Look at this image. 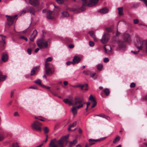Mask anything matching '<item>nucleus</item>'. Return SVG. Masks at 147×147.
I'll list each match as a JSON object with an SVG mask.
<instances>
[{
	"label": "nucleus",
	"mask_w": 147,
	"mask_h": 147,
	"mask_svg": "<svg viewBox=\"0 0 147 147\" xmlns=\"http://www.w3.org/2000/svg\"><path fill=\"white\" fill-rule=\"evenodd\" d=\"M45 134H47L49 132V129L47 127H45L43 128Z\"/></svg>",
	"instance_id": "obj_39"
},
{
	"label": "nucleus",
	"mask_w": 147,
	"mask_h": 147,
	"mask_svg": "<svg viewBox=\"0 0 147 147\" xmlns=\"http://www.w3.org/2000/svg\"><path fill=\"white\" fill-rule=\"evenodd\" d=\"M26 12H27V10H23L21 13V14H25Z\"/></svg>",
	"instance_id": "obj_59"
},
{
	"label": "nucleus",
	"mask_w": 147,
	"mask_h": 147,
	"mask_svg": "<svg viewBox=\"0 0 147 147\" xmlns=\"http://www.w3.org/2000/svg\"><path fill=\"white\" fill-rule=\"evenodd\" d=\"M62 15L63 17H67L69 16V13L66 11H64L62 12Z\"/></svg>",
	"instance_id": "obj_37"
},
{
	"label": "nucleus",
	"mask_w": 147,
	"mask_h": 147,
	"mask_svg": "<svg viewBox=\"0 0 147 147\" xmlns=\"http://www.w3.org/2000/svg\"><path fill=\"white\" fill-rule=\"evenodd\" d=\"M42 87H43V88H47V89H50L51 88V87H49V86H45L44 85H42Z\"/></svg>",
	"instance_id": "obj_54"
},
{
	"label": "nucleus",
	"mask_w": 147,
	"mask_h": 147,
	"mask_svg": "<svg viewBox=\"0 0 147 147\" xmlns=\"http://www.w3.org/2000/svg\"><path fill=\"white\" fill-rule=\"evenodd\" d=\"M89 34H90V36L92 37H93V36H95V35L94 34V32L93 31H91L89 32Z\"/></svg>",
	"instance_id": "obj_49"
},
{
	"label": "nucleus",
	"mask_w": 147,
	"mask_h": 147,
	"mask_svg": "<svg viewBox=\"0 0 147 147\" xmlns=\"http://www.w3.org/2000/svg\"><path fill=\"white\" fill-rule=\"evenodd\" d=\"M103 91L106 96H108L110 93L109 90L108 88L104 89Z\"/></svg>",
	"instance_id": "obj_33"
},
{
	"label": "nucleus",
	"mask_w": 147,
	"mask_h": 147,
	"mask_svg": "<svg viewBox=\"0 0 147 147\" xmlns=\"http://www.w3.org/2000/svg\"><path fill=\"white\" fill-rule=\"evenodd\" d=\"M30 31V29L29 28L27 29L26 30L23 31V32L24 33H27L28 34H29Z\"/></svg>",
	"instance_id": "obj_52"
},
{
	"label": "nucleus",
	"mask_w": 147,
	"mask_h": 147,
	"mask_svg": "<svg viewBox=\"0 0 147 147\" xmlns=\"http://www.w3.org/2000/svg\"><path fill=\"white\" fill-rule=\"evenodd\" d=\"M26 9L27 12H29L30 14L33 15L35 13L36 11L34 7H27Z\"/></svg>",
	"instance_id": "obj_15"
},
{
	"label": "nucleus",
	"mask_w": 147,
	"mask_h": 147,
	"mask_svg": "<svg viewBox=\"0 0 147 147\" xmlns=\"http://www.w3.org/2000/svg\"><path fill=\"white\" fill-rule=\"evenodd\" d=\"M42 124L37 121H35L32 124L31 127L34 130L40 131L41 130Z\"/></svg>",
	"instance_id": "obj_7"
},
{
	"label": "nucleus",
	"mask_w": 147,
	"mask_h": 147,
	"mask_svg": "<svg viewBox=\"0 0 147 147\" xmlns=\"http://www.w3.org/2000/svg\"><path fill=\"white\" fill-rule=\"evenodd\" d=\"M30 88L37 89L38 87L36 86H32L30 87Z\"/></svg>",
	"instance_id": "obj_47"
},
{
	"label": "nucleus",
	"mask_w": 147,
	"mask_h": 147,
	"mask_svg": "<svg viewBox=\"0 0 147 147\" xmlns=\"http://www.w3.org/2000/svg\"><path fill=\"white\" fill-rule=\"evenodd\" d=\"M120 139V137L119 136H117L113 140V142L114 144H115L117 142H118Z\"/></svg>",
	"instance_id": "obj_35"
},
{
	"label": "nucleus",
	"mask_w": 147,
	"mask_h": 147,
	"mask_svg": "<svg viewBox=\"0 0 147 147\" xmlns=\"http://www.w3.org/2000/svg\"><path fill=\"white\" fill-rule=\"evenodd\" d=\"M14 93V90H12L11 91V95H10V96L11 97H12Z\"/></svg>",
	"instance_id": "obj_58"
},
{
	"label": "nucleus",
	"mask_w": 147,
	"mask_h": 147,
	"mask_svg": "<svg viewBox=\"0 0 147 147\" xmlns=\"http://www.w3.org/2000/svg\"><path fill=\"white\" fill-rule=\"evenodd\" d=\"M66 42L68 43H71L72 42V40L71 38H66Z\"/></svg>",
	"instance_id": "obj_40"
},
{
	"label": "nucleus",
	"mask_w": 147,
	"mask_h": 147,
	"mask_svg": "<svg viewBox=\"0 0 147 147\" xmlns=\"http://www.w3.org/2000/svg\"><path fill=\"white\" fill-rule=\"evenodd\" d=\"M136 46L139 50H145L147 53V40H145L141 38H138Z\"/></svg>",
	"instance_id": "obj_4"
},
{
	"label": "nucleus",
	"mask_w": 147,
	"mask_h": 147,
	"mask_svg": "<svg viewBox=\"0 0 147 147\" xmlns=\"http://www.w3.org/2000/svg\"><path fill=\"white\" fill-rule=\"evenodd\" d=\"M96 74V73H94L93 74H92V73H91V74L90 75V76L92 78H93L94 77L95 75Z\"/></svg>",
	"instance_id": "obj_61"
},
{
	"label": "nucleus",
	"mask_w": 147,
	"mask_h": 147,
	"mask_svg": "<svg viewBox=\"0 0 147 147\" xmlns=\"http://www.w3.org/2000/svg\"><path fill=\"white\" fill-rule=\"evenodd\" d=\"M91 71L89 70H84L83 72V73L86 75H90L91 74Z\"/></svg>",
	"instance_id": "obj_34"
},
{
	"label": "nucleus",
	"mask_w": 147,
	"mask_h": 147,
	"mask_svg": "<svg viewBox=\"0 0 147 147\" xmlns=\"http://www.w3.org/2000/svg\"><path fill=\"white\" fill-rule=\"evenodd\" d=\"M93 36V37H92V38H93L95 42L97 41L98 40L96 37L95 36V35Z\"/></svg>",
	"instance_id": "obj_56"
},
{
	"label": "nucleus",
	"mask_w": 147,
	"mask_h": 147,
	"mask_svg": "<svg viewBox=\"0 0 147 147\" xmlns=\"http://www.w3.org/2000/svg\"><path fill=\"white\" fill-rule=\"evenodd\" d=\"M8 57L7 53H3L2 54V60L3 62H6L8 60Z\"/></svg>",
	"instance_id": "obj_18"
},
{
	"label": "nucleus",
	"mask_w": 147,
	"mask_h": 147,
	"mask_svg": "<svg viewBox=\"0 0 147 147\" xmlns=\"http://www.w3.org/2000/svg\"><path fill=\"white\" fill-rule=\"evenodd\" d=\"M74 47V45L72 44L70 45H69V48L70 49L73 48Z\"/></svg>",
	"instance_id": "obj_62"
},
{
	"label": "nucleus",
	"mask_w": 147,
	"mask_h": 147,
	"mask_svg": "<svg viewBox=\"0 0 147 147\" xmlns=\"http://www.w3.org/2000/svg\"><path fill=\"white\" fill-rule=\"evenodd\" d=\"M63 101L66 104L68 103L69 106L72 105V99L69 100L68 99H64L63 100Z\"/></svg>",
	"instance_id": "obj_24"
},
{
	"label": "nucleus",
	"mask_w": 147,
	"mask_h": 147,
	"mask_svg": "<svg viewBox=\"0 0 147 147\" xmlns=\"http://www.w3.org/2000/svg\"><path fill=\"white\" fill-rule=\"evenodd\" d=\"M77 141L76 140H74L71 142H69V146H67L68 147H72V146L75 145L77 143Z\"/></svg>",
	"instance_id": "obj_25"
},
{
	"label": "nucleus",
	"mask_w": 147,
	"mask_h": 147,
	"mask_svg": "<svg viewBox=\"0 0 147 147\" xmlns=\"http://www.w3.org/2000/svg\"><path fill=\"white\" fill-rule=\"evenodd\" d=\"M41 118H42V117H35V118L36 119H38L40 121H45V120L41 119Z\"/></svg>",
	"instance_id": "obj_44"
},
{
	"label": "nucleus",
	"mask_w": 147,
	"mask_h": 147,
	"mask_svg": "<svg viewBox=\"0 0 147 147\" xmlns=\"http://www.w3.org/2000/svg\"><path fill=\"white\" fill-rule=\"evenodd\" d=\"M96 74V73H94L93 74H92V73H91V74L90 75V76L92 78H93L94 77L95 75Z\"/></svg>",
	"instance_id": "obj_60"
},
{
	"label": "nucleus",
	"mask_w": 147,
	"mask_h": 147,
	"mask_svg": "<svg viewBox=\"0 0 147 147\" xmlns=\"http://www.w3.org/2000/svg\"><path fill=\"white\" fill-rule=\"evenodd\" d=\"M52 65H47V64L45 65V71L46 74L49 75L52 74Z\"/></svg>",
	"instance_id": "obj_11"
},
{
	"label": "nucleus",
	"mask_w": 147,
	"mask_h": 147,
	"mask_svg": "<svg viewBox=\"0 0 147 147\" xmlns=\"http://www.w3.org/2000/svg\"><path fill=\"white\" fill-rule=\"evenodd\" d=\"M140 50H138L137 51H131V52L133 53H134V55H136L137 54L140 52Z\"/></svg>",
	"instance_id": "obj_50"
},
{
	"label": "nucleus",
	"mask_w": 147,
	"mask_h": 147,
	"mask_svg": "<svg viewBox=\"0 0 147 147\" xmlns=\"http://www.w3.org/2000/svg\"><path fill=\"white\" fill-rule=\"evenodd\" d=\"M109 9L107 7H104L99 11V12L102 14H105L108 13Z\"/></svg>",
	"instance_id": "obj_23"
},
{
	"label": "nucleus",
	"mask_w": 147,
	"mask_h": 147,
	"mask_svg": "<svg viewBox=\"0 0 147 147\" xmlns=\"http://www.w3.org/2000/svg\"><path fill=\"white\" fill-rule=\"evenodd\" d=\"M37 33V31L36 30H35L33 31L31 35L29 38L30 39L31 41H33L34 38L36 37Z\"/></svg>",
	"instance_id": "obj_19"
},
{
	"label": "nucleus",
	"mask_w": 147,
	"mask_h": 147,
	"mask_svg": "<svg viewBox=\"0 0 147 147\" xmlns=\"http://www.w3.org/2000/svg\"><path fill=\"white\" fill-rule=\"evenodd\" d=\"M19 115L18 112H16L14 113V116H18Z\"/></svg>",
	"instance_id": "obj_63"
},
{
	"label": "nucleus",
	"mask_w": 147,
	"mask_h": 147,
	"mask_svg": "<svg viewBox=\"0 0 147 147\" xmlns=\"http://www.w3.org/2000/svg\"><path fill=\"white\" fill-rule=\"evenodd\" d=\"M122 37L123 39V42L117 39H114L113 40L115 43L118 44L119 47L120 49L124 48L125 45L124 42H129L130 40V36L127 33H124L122 34Z\"/></svg>",
	"instance_id": "obj_3"
},
{
	"label": "nucleus",
	"mask_w": 147,
	"mask_h": 147,
	"mask_svg": "<svg viewBox=\"0 0 147 147\" xmlns=\"http://www.w3.org/2000/svg\"><path fill=\"white\" fill-rule=\"evenodd\" d=\"M17 15H15L14 16H9L7 15L6 17L7 18V24L9 26L12 25L16 20L17 19L16 18L17 17Z\"/></svg>",
	"instance_id": "obj_8"
},
{
	"label": "nucleus",
	"mask_w": 147,
	"mask_h": 147,
	"mask_svg": "<svg viewBox=\"0 0 147 147\" xmlns=\"http://www.w3.org/2000/svg\"><path fill=\"white\" fill-rule=\"evenodd\" d=\"M34 82L36 84H37L38 85H40L41 86H42V85H43L41 84V81L40 79H38L36 81Z\"/></svg>",
	"instance_id": "obj_36"
},
{
	"label": "nucleus",
	"mask_w": 147,
	"mask_h": 147,
	"mask_svg": "<svg viewBox=\"0 0 147 147\" xmlns=\"http://www.w3.org/2000/svg\"><path fill=\"white\" fill-rule=\"evenodd\" d=\"M55 13L53 11H47V18L49 19H52L54 18Z\"/></svg>",
	"instance_id": "obj_13"
},
{
	"label": "nucleus",
	"mask_w": 147,
	"mask_h": 147,
	"mask_svg": "<svg viewBox=\"0 0 147 147\" xmlns=\"http://www.w3.org/2000/svg\"><path fill=\"white\" fill-rule=\"evenodd\" d=\"M78 132L80 134H81L82 133V130L80 128L78 129Z\"/></svg>",
	"instance_id": "obj_64"
},
{
	"label": "nucleus",
	"mask_w": 147,
	"mask_h": 147,
	"mask_svg": "<svg viewBox=\"0 0 147 147\" xmlns=\"http://www.w3.org/2000/svg\"><path fill=\"white\" fill-rule=\"evenodd\" d=\"M139 22V20L137 19H135L134 20V23L135 24H137Z\"/></svg>",
	"instance_id": "obj_53"
},
{
	"label": "nucleus",
	"mask_w": 147,
	"mask_h": 147,
	"mask_svg": "<svg viewBox=\"0 0 147 147\" xmlns=\"http://www.w3.org/2000/svg\"><path fill=\"white\" fill-rule=\"evenodd\" d=\"M101 139L95 140L93 139H89L88 140L89 145L92 146L96 144L97 142H100L101 141Z\"/></svg>",
	"instance_id": "obj_16"
},
{
	"label": "nucleus",
	"mask_w": 147,
	"mask_h": 147,
	"mask_svg": "<svg viewBox=\"0 0 147 147\" xmlns=\"http://www.w3.org/2000/svg\"><path fill=\"white\" fill-rule=\"evenodd\" d=\"M68 136H66L61 137L57 140L56 139L51 140L49 144V147H63L68 143Z\"/></svg>",
	"instance_id": "obj_1"
},
{
	"label": "nucleus",
	"mask_w": 147,
	"mask_h": 147,
	"mask_svg": "<svg viewBox=\"0 0 147 147\" xmlns=\"http://www.w3.org/2000/svg\"><path fill=\"white\" fill-rule=\"evenodd\" d=\"M109 61V60L108 58H106L104 59V62L105 63H107Z\"/></svg>",
	"instance_id": "obj_55"
},
{
	"label": "nucleus",
	"mask_w": 147,
	"mask_h": 147,
	"mask_svg": "<svg viewBox=\"0 0 147 147\" xmlns=\"http://www.w3.org/2000/svg\"><path fill=\"white\" fill-rule=\"evenodd\" d=\"M97 116L104 118L108 120L110 119V117L109 116H107L103 114H100L98 115H97Z\"/></svg>",
	"instance_id": "obj_27"
},
{
	"label": "nucleus",
	"mask_w": 147,
	"mask_h": 147,
	"mask_svg": "<svg viewBox=\"0 0 147 147\" xmlns=\"http://www.w3.org/2000/svg\"><path fill=\"white\" fill-rule=\"evenodd\" d=\"M6 36L0 35V48L1 50H3L5 46L6 42L5 40Z\"/></svg>",
	"instance_id": "obj_9"
},
{
	"label": "nucleus",
	"mask_w": 147,
	"mask_h": 147,
	"mask_svg": "<svg viewBox=\"0 0 147 147\" xmlns=\"http://www.w3.org/2000/svg\"><path fill=\"white\" fill-rule=\"evenodd\" d=\"M29 3L35 6H37L39 3L38 0H30Z\"/></svg>",
	"instance_id": "obj_20"
},
{
	"label": "nucleus",
	"mask_w": 147,
	"mask_h": 147,
	"mask_svg": "<svg viewBox=\"0 0 147 147\" xmlns=\"http://www.w3.org/2000/svg\"><path fill=\"white\" fill-rule=\"evenodd\" d=\"M37 44L40 49H44L47 47L48 44L46 40L43 38H41L37 41Z\"/></svg>",
	"instance_id": "obj_6"
},
{
	"label": "nucleus",
	"mask_w": 147,
	"mask_h": 147,
	"mask_svg": "<svg viewBox=\"0 0 147 147\" xmlns=\"http://www.w3.org/2000/svg\"><path fill=\"white\" fill-rule=\"evenodd\" d=\"M5 138L4 135L1 134H0V141L3 140Z\"/></svg>",
	"instance_id": "obj_42"
},
{
	"label": "nucleus",
	"mask_w": 147,
	"mask_h": 147,
	"mask_svg": "<svg viewBox=\"0 0 147 147\" xmlns=\"http://www.w3.org/2000/svg\"><path fill=\"white\" fill-rule=\"evenodd\" d=\"M57 2L59 4L62 3L64 2V0H56Z\"/></svg>",
	"instance_id": "obj_45"
},
{
	"label": "nucleus",
	"mask_w": 147,
	"mask_h": 147,
	"mask_svg": "<svg viewBox=\"0 0 147 147\" xmlns=\"http://www.w3.org/2000/svg\"><path fill=\"white\" fill-rule=\"evenodd\" d=\"M83 102L82 99L79 97H76L74 99H72V105H76L77 108L79 109L83 106Z\"/></svg>",
	"instance_id": "obj_5"
},
{
	"label": "nucleus",
	"mask_w": 147,
	"mask_h": 147,
	"mask_svg": "<svg viewBox=\"0 0 147 147\" xmlns=\"http://www.w3.org/2000/svg\"><path fill=\"white\" fill-rule=\"evenodd\" d=\"M88 85L87 84L85 85L79 84L76 86V87H80L82 89L87 90L88 89Z\"/></svg>",
	"instance_id": "obj_21"
},
{
	"label": "nucleus",
	"mask_w": 147,
	"mask_h": 147,
	"mask_svg": "<svg viewBox=\"0 0 147 147\" xmlns=\"http://www.w3.org/2000/svg\"><path fill=\"white\" fill-rule=\"evenodd\" d=\"M110 35L109 33H104L100 40L101 42L103 44L106 43L109 41Z\"/></svg>",
	"instance_id": "obj_10"
},
{
	"label": "nucleus",
	"mask_w": 147,
	"mask_h": 147,
	"mask_svg": "<svg viewBox=\"0 0 147 147\" xmlns=\"http://www.w3.org/2000/svg\"><path fill=\"white\" fill-rule=\"evenodd\" d=\"M104 49L105 50V52L107 53H109V52H111V48L108 45L104 47Z\"/></svg>",
	"instance_id": "obj_22"
},
{
	"label": "nucleus",
	"mask_w": 147,
	"mask_h": 147,
	"mask_svg": "<svg viewBox=\"0 0 147 147\" xmlns=\"http://www.w3.org/2000/svg\"><path fill=\"white\" fill-rule=\"evenodd\" d=\"M73 65L79 63L81 61L80 58L78 56H75L73 59Z\"/></svg>",
	"instance_id": "obj_17"
},
{
	"label": "nucleus",
	"mask_w": 147,
	"mask_h": 147,
	"mask_svg": "<svg viewBox=\"0 0 147 147\" xmlns=\"http://www.w3.org/2000/svg\"><path fill=\"white\" fill-rule=\"evenodd\" d=\"M6 76L3 75L1 71L0 70V82L4 81L6 78Z\"/></svg>",
	"instance_id": "obj_26"
},
{
	"label": "nucleus",
	"mask_w": 147,
	"mask_h": 147,
	"mask_svg": "<svg viewBox=\"0 0 147 147\" xmlns=\"http://www.w3.org/2000/svg\"><path fill=\"white\" fill-rule=\"evenodd\" d=\"M89 45L90 46L92 47H93L94 45V42L92 41H90L89 42Z\"/></svg>",
	"instance_id": "obj_48"
},
{
	"label": "nucleus",
	"mask_w": 147,
	"mask_h": 147,
	"mask_svg": "<svg viewBox=\"0 0 147 147\" xmlns=\"http://www.w3.org/2000/svg\"><path fill=\"white\" fill-rule=\"evenodd\" d=\"M102 64H98L97 65V67L98 70H101L102 68Z\"/></svg>",
	"instance_id": "obj_38"
},
{
	"label": "nucleus",
	"mask_w": 147,
	"mask_h": 147,
	"mask_svg": "<svg viewBox=\"0 0 147 147\" xmlns=\"http://www.w3.org/2000/svg\"><path fill=\"white\" fill-rule=\"evenodd\" d=\"M113 29V27L112 26L110 27H108L106 28V30L108 32H112Z\"/></svg>",
	"instance_id": "obj_32"
},
{
	"label": "nucleus",
	"mask_w": 147,
	"mask_h": 147,
	"mask_svg": "<svg viewBox=\"0 0 147 147\" xmlns=\"http://www.w3.org/2000/svg\"><path fill=\"white\" fill-rule=\"evenodd\" d=\"M136 86V84L135 83L132 82L131 83L130 85V87L131 88L134 87Z\"/></svg>",
	"instance_id": "obj_51"
},
{
	"label": "nucleus",
	"mask_w": 147,
	"mask_h": 147,
	"mask_svg": "<svg viewBox=\"0 0 147 147\" xmlns=\"http://www.w3.org/2000/svg\"><path fill=\"white\" fill-rule=\"evenodd\" d=\"M89 100L92 103V105L91 106L92 108H94L96 105V102L92 95H90L89 97Z\"/></svg>",
	"instance_id": "obj_14"
},
{
	"label": "nucleus",
	"mask_w": 147,
	"mask_h": 147,
	"mask_svg": "<svg viewBox=\"0 0 147 147\" xmlns=\"http://www.w3.org/2000/svg\"><path fill=\"white\" fill-rule=\"evenodd\" d=\"M19 38L20 39H22L25 40H26V41H27L28 40V39H27V38H26V37H25L24 36H20Z\"/></svg>",
	"instance_id": "obj_43"
},
{
	"label": "nucleus",
	"mask_w": 147,
	"mask_h": 147,
	"mask_svg": "<svg viewBox=\"0 0 147 147\" xmlns=\"http://www.w3.org/2000/svg\"><path fill=\"white\" fill-rule=\"evenodd\" d=\"M71 64H73V61L72 62L69 61L66 63V64L67 65H69Z\"/></svg>",
	"instance_id": "obj_57"
},
{
	"label": "nucleus",
	"mask_w": 147,
	"mask_h": 147,
	"mask_svg": "<svg viewBox=\"0 0 147 147\" xmlns=\"http://www.w3.org/2000/svg\"><path fill=\"white\" fill-rule=\"evenodd\" d=\"M82 5L79 9L71 8L70 10L75 13H78L80 10L83 11L85 9V6L87 5L89 7H91L95 5L98 2L99 0H82Z\"/></svg>",
	"instance_id": "obj_2"
},
{
	"label": "nucleus",
	"mask_w": 147,
	"mask_h": 147,
	"mask_svg": "<svg viewBox=\"0 0 147 147\" xmlns=\"http://www.w3.org/2000/svg\"><path fill=\"white\" fill-rule=\"evenodd\" d=\"M76 124V121L74 122L73 123L69 125L68 128V130L69 131H71V128L75 126Z\"/></svg>",
	"instance_id": "obj_29"
},
{
	"label": "nucleus",
	"mask_w": 147,
	"mask_h": 147,
	"mask_svg": "<svg viewBox=\"0 0 147 147\" xmlns=\"http://www.w3.org/2000/svg\"><path fill=\"white\" fill-rule=\"evenodd\" d=\"M12 147H19L17 143H13Z\"/></svg>",
	"instance_id": "obj_46"
},
{
	"label": "nucleus",
	"mask_w": 147,
	"mask_h": 147,
	"mask_svg": "<svg viewBox=\"0 0 147 147\" xmlns=\"http://www.w3.org/2000/svg\"><path fill=\"white\" fill-rule=\"evenodd\" d=\"M39 68L40 66H37L32 69L30 72V76H32L35 75L38 72Z\"/></svg>",
	"instance_id": "obj_12"
},
{
	"label": "nucleus",
	"mask_w": 147,
	"mask_h": 147,
	"mask_svg": "<svg viewBox=\"0 0 147 147\" xmlns=\"http://www.w3.org/2000/svg\"><path fill=\"white\" fill-rule=\"evenodd\" d=\"M33 49L29 48L27 49V51L29 55H30L31 54L32 50Z\"/></svg>",
	"instance_id": "obj_41"
},
{
	"label": "nucleus",
	"mask_w": 147,
	"mask_h": 147,
	"mask_svg": "<svg viewBox=\"0 0 147 147\" xmlns=\"http://www.w3.org/2000/svg\"><path fill=\"white\" fill-rule=\"evenodd\" d=\"M119 12V14L120 16L123 15V7H119L118 8Z\"/></svg>",
	"instance_id": "obj_30"
},
{
	"label": "nucleus",
	"mask_w": 147,
	"mask_h": 147,
	"mask_svg": "<svg viewBox=\"0 0 147 147\" xmlns=\"http://www.w3.org/2000/svg\"><path fill=\"white\" fill-rule=\"evenodd\" d=\"M53 59L51 57H49L45 61V65H46V64H47V65H52L50 63H48V61H52Z\"/></svg>",
	"instance_id": "obj_28"
},
{
	"label": "nucleus",
	"mask_w": 147,
	"mask_h": 147,
	"mask_svg": "<svg viewBox=\"0 0 147 147\" xmlns=\"http://www.w3.org/2000/svg\"><path fill=\"white\" fill-rule=\"evenodd\" d=\"M77 108L76 107H73L72 108L71 111L74 115L76 114L77 113Z\"/></svg>",
	"instance_id": "obj_31"
}]
</instances>
